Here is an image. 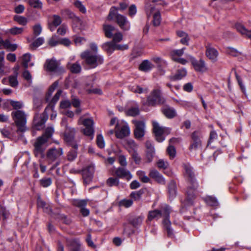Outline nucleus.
Instances as JSON below:
<instances>
[{"mask_svg":"<svg viewBox=\"0 0 251 251\" xmlns=\"http://www.w3.org/2000/svg\"><path fill=\"white\" fill-rule=\"evenodd\" d=\"M160 5H166L167 3L160 1L157 2L156 0L147 2L145 6V10L147 17H152V23L153 26H158L161 22L160 13Z\"/></svg>","mask_w":251,"mask_h":251,"instance_id":"nucleus-1","label":"nucleus"},{"mask_svg":"<svg viewBox=\"0 0 251 251\" xmlns=\"http://www.w3.org/2000/svg\"><path fill=\"white\" fill-rule=\"evenodd\" d=\"M171 211L170 207L168 205H165L162 206L159 210H154L150 211L148 217L149 221H151L156 218L158 219L162 216L163 217V226L167 231L168 235L170 237L173 235V231L171 228V223L169 219Z\"/></svg>","mask_w":251,"mask_h":251,"instance_id":"nucleus-2","label":"nucleus"},{"mask_svg":"<svg viewBox=\"0 0 251 251\" xmlns=\"http://www.w3.org/2000/svg\"><path fill=\"white\" fill-rule=\"evenodd\" d=\"M184 174L190 184L187 191L186 202L188 204H192V200L196 196V190L198 188V183L195 181V175L193 168L189 164H183Z\"/></svg>","mask_w":251,"mask_h":251,"instance_id":"nucleus-3","label":"nucleus"},{"mask_svg":"<svg viewBox=\"0 0 251 251\" xmlns=\"http://www.w3.org/2000/svg\"><path fill=\"white\" fill-rule=\"evenodd\" d=\"M54 132L53 127H48L46 129L45 133L41 137L38 138L34 144V154L36 157L43 158L44 157V151L46 149V143L51 137Z\"/></svg>","mask_w":251,"mask_h":251,"instance_id":"nucleus-4","label":"nucleus"},{"mask_svg":"<svg viewBox=\"0 0 251 251\" xmlns=\"http://www.w3.org/2000/svg\"><path fill=\"white\" fill-rule=\"evenodd\" d=\"M81 58L83 59L86 65L91 68H95L103 62V57L98 53H93L89 50L82 52L80 54Z\"/></svg>","mask_w":251,"mask_h":251,"instance_id":"nucleus-5","label":"nucleus"},{"mask_svg":"<svg viewBox=\"0 0 251 251\" xmlns=\"http://www.w3.org/2000/svg\"><path fill=\"white\" fill-rule=\"evenodd\" d=\"M118 8L112 7L110 8L107 19L109 21L112 20L114 18L116 19V22L119 27L123 30H129L130 28V24L127 18L117 13Z\"/></svg>","mask_w":251,"mask_h":251,"instance_id":"nucleus-6","label":"nucleus"},{"mask_svg":"<svg viewBox=\"0 0 251 251\" xmlns=\"http://www.w3.org/2000/svg\"><path fill=\"white\" fill-rule=\"evenodd\" d=\"M153 131L155 134L156 140L158 142H161L165 140V136L171 132L169 127L161 126L157 122H153Z\"/></svg>","mask_w":251,"mask_h":251,"instance_id":"nucleus-7","label":"nucleus"},{"mask_svg":"<svg viewBox=\"0 0 251 251\" xmlns=\"http://www.w3.org/2000/svg\"><path fill=\"white\" fill-rule=\"evenodd\" d=\"M94 121L91 118H84L83 116H81L78 121V125H83L85 128L83 129V133L84 135L90 137L91 139L93 138L94 129Z\"/></svg>","mask_w":251,"mask_h":251,"instance_id":"nucleus-8","label":"nucleus"},{"mask_svg":"<svg viewBox=\"0 0 251 251\" xmlns=\"http://www.w3.org/2000/svg\"><path fill=\"white\" fill-rule=\"evenodd\" d=\"M63 154V151L61 148H51L47 151L46 159L50 164L56 161V166L59 165L60 158Z\"/></svg>","mask_w":251,"mask_h":251,"instance_id":"nucleus-9","label":"nucleus"},{"mask_svg":"<svg viewBox=\"0 0 251 251\" xmlns=\"http://www.w3.org/2000/svg\"><path fill=\"white\" fill-rule=\"evenodd\" d=\"M11 116L16 125L19 127L20 130L23 131L26 123V114L22 110H16L12 112Z\"/></svg>","mask_w":251,"mask_h":251,"instance_id":"nucleus-10","label":"nucleus"},{"mask_svg":"<svg viewBox=\"0 0 251 251\" xmlns=\"http://www.w3.org/2000/svg\"><path fill=\"white\" fill-rule=\"evenodd\" d=\"M165 99L161 95L159 89H154L147 98V103L149 105L155 106L157 104H163Z\"/></svg>","mask_w":251,"mask_h":251,"instance_id":"nucleus-11","label":"nucleus"},{"mask_svg":"<svg viewBox=\"0 0 251 251\" xmlns=\"http://www.w3.org/2000/svg\"><path fill=\"white\" fill-rule=\"evenodd\" d=\"M135 128L134 129V134L135 138L138 140L142 139L146 132V124L143 121L133 120Z\"/></svg>","mask_w":251,"mask_h":251,"instance_id":"nucleus-12","label":"nucleus"},{"mask_svg":"<svg viewBox=\"0 0 251 251\" xmlns=\"http://www.w3.org/2000/svg\"><path fill=\"white\" fill-rule=\"evenodd\" d=\"M61 125L62 126L65 127L64 135L65 141L67 142H71L74 139L75 133V129L68 126L67 119L66 118L62 119Z\"/></svg>","mask_w":251,"mask_h":251,"instance_id":"nucleus-13","label":"nucleus"},{"mask_svg":"<svg viewBox=\"0 0 251 251\" xmlns=\"http://www.w3.org/2000/svg\"><path fill=\"white\" fill-rule=\"evenodd\" d=\"M102 48L108 53L111 54L115 50H125L128 49L126 45H119L114 43L112 41L105 43L102 45Z\"/></svg>","mask_w":251,"mask_h":251,"instance_id":"nucleus-14","label":"nucleus"},{"mask_svg":"<svg viewBox=\"0 0 251 251\" xmlns=\"http://www.w3.org/2000/svg\"><path fill=\"white\" fill-rule=\"evenodd\" d=\"M188 56L190 59L192 65L196 71L203 73L207 70L205 62L203 60H196L190 55H188Z\"/></svg>","mask_w":251,"mask_h":251,"instance_id":"nucleus-15","label":"nucleus"},{"mask_svg":"<svg viewBox=\"0 0 251 251\" xmlns=\"http://www.w3.org/2000/svg\"><path fill=\"white\" fill-rule=\"evenodd\" d=\"M122 126L121 129L117 128L115 131L116 137L118 138H123L129 135L130 130L128 124L125 121L120 123Z\"/></svg>","mask_w":251,"mask_h":251,"instance_id":"nucleus-16","label":"nucleus"},{"mask_svg":"<svg viewBox=\"0 0 251 251\" xmlns=\"http://www.w3.org/2000/svg\"><path fill=\"white\" fill-rule=\"evenodd\" d=\"M46 71L50 72H56L57 71H63V68L59 67L58 62L55 59H48L44 65Z\"/></svg>","mask_w":251,"mask_h":251,"instance_id":"nucleus-17","label":"nucleus"},{"mask_svg":"<svg viewBox=\"0 0 251 251\" xmlns=\"http://www.w3.org/2000/svg\"><path fill=\"white\" fill-rule=\"evenodd\" d=\"M200 137L201 134L198 132L195 131L192 133V142L189 148L191 151H196L201 147V143Z\"/></svg>","mask_w":251,"mask_h":251,"instance_id":"nucleus-18","label":"nucleus"},{"mask_svg":"<svg viewBox=\"0 0 251 251\" xmlns=\"http://www.w3.org/2000/svg\"><path fill=\"white\" fill-rule=\"evenodd\" d=\"M146 146V159L148 163L151 162L155 155V149L154 146L150 141H147Z\"/></svg>","mask_w":251,"mask_h":251,"instance_id":"nucleus-19","label":"nucleus"},{"mask_svg":"<svg viewBox=\"0 0 251 251\" xmlns=\"http://www.w3.org/2000/svg\"><path fill=\"white\" fill-rule=\"evenodd\" d=\"M115 175L119 178H125L127 180H130L132 176L130 172L125 168L119 167L115 171Z\"/></svg>","mask_w":251,"mask_h":251,"instance_id":"nucleus-20","label":"nucleus"},{"mask_svg":"<svg viewBox=\"0 0 251 251\" xmlns=\"http://www.w3.org/2000/svg\"><path fill=\"white\" fill-rule=\"evenodd\" d=\"M94 172V168L93 166H89L83 170L82 176L85 183L88 184L91 181L93 176Z\"/></svg>","mask_w":251,"mask_h":251,"instance_id":"nucleus-21","label":"nucleus"},{"mask_svg":"<svg viewBox=\"0 0 251 251\" xmlns=\"http://www.w3.org/2000/svg\"><path fill=\"white\" fill-rule=\"evenodd\" d=\"M206 48V56L212 61H216L217 60L219 54L218 51L215 49L210 46H207Z\"/></svg>","mask_w":251,"mask_h":251,"instance_id":"nucleus-22","label":"nucleus"},{"mask_svg":"<svg viewBox=\"0 0 251 251\" xmlns=\"http://www.w3.org/2000/svg\"><path fill=\"white\" fill-rule=\"evenodd\" d=\"M149 176L151 178L160 184H164L165 183V180L163 176L156 170L153 169L151 170Z\"/></svg>","mask_w":251,"mask_h":251,"instance_id":"nucleus-23","label":"nucleus"},{"mask_svg":"<svg viewBox=\"0 0 251 251\" xmlns=\"http://www.w3.org/2000/svg\"><path fill=\"white\" fill-rule=\"evenodd\" d=\"M62 22V20L60 16L54 15L52 16V20L49 23V28L51 31L55 30L56 27L59 25Z\"/></svg>","mask_w":251,"mask_h":251,"instance_id":"nucleus-24","label":"nucleus"},{"mask_svg":"<svg viewBox=\"0 0 251 251\" xmlns=\"http://www.w3.org/2000/svg\"><path fill=\"white\" fill-rule=\"evenodd\" d=\"M162 112L168 118L172 119L176 115V110L169 106H165L162 109Z\"/></svg>","mask_w":251,"mask_h":251,"instance_id":"nucleus-25","label":"nucleus"},{"mask_svg":"<svg viewBox=\"0 0 251 251\" xmlns=\"http://www.w3.org/2000/svg\"><path fill=\"white\" fill-rule=\"evenodd\" d=\"M127 143L133 150V151L131 154L132 158H133L136 163H139L141 161V158L138 155V153L135 151V149H136L137 147V145L135 143V142L132 140H128L127 141Z\"/></svg>","mask_w":251,"mask_h":251,"instance_id":"nucleus-26","label":"nucleus"},{"mask_svg":"<svg viewBox=\"0 0 251 251\" xmlns=\"http://www.w3.org/2000/svg\"><path fill=\"white\" fill-rule=\"evenodd\" d=\"M187 71L185 69L182 68L178 70L175 74L170 76L169 78L171 80L176 81L181 79L186 76Z\"/></svg>","mask_w":251,"mask_h":251,"instance_id":"nucleus-27","label":"nucleus"},{"mask_svg":"<svg viewBox=\"0 0 251 251\" xmlns=\"http://www.w3.org/2000/svg\"><path fill=\"white\" fill-rule=\"evenodd\" d=\"M105 35L106 37L111 38L118 30L113 26L109 25H104L103 26Z\"/></svg>","mask_w":251,"mask_h":251,"instance_id":"nucleus-28","label":"nucleus"},{"mask_svg":"<svg viewBox=\"0 0 251 251\" xmlns=\"http://www.w3.org/2000/svg\"><path fill=\"white\" fill-rule=\"evenodd\" d=\"M236 30L242 35L248 37L251 40V30H248L243 25L237 24L235 25Z\"/></svg>","mask_w":251,"mask_h":251,"instance_id":"nucleus-29","label":"nucleus"},{"mask_svg":"<svg viewBox=\"0 0 251 251\" xmlns=\"http://www.w3.org/2000/svg\"><path fill=\"white\" fill-rule=\"evenodd\" d=\"M47 116L43 115L40 117V119L35 118L34 119V126L36 129L39 130L42 127V126L45 123L47 120Z\"/></svg>","mask_w":251,"mask_h":251,"instance_id":"nucleus-30","label":"nucleus"},{"mask_svg":"<svg viewBox=\"0 0 251 251\" xmlns=\"http://www.w3.org/2000/svg\"><path fill=\"white\" fill-rule=\"evenodd\" d=\"M177 36L181 38L180 43L183 45H188L189 41V37L188 35L186 32L182 31H177Z\"/></svg>","mask_w":251,"mask_h":251,"instance_id":"nucleus-31","label":"nucleus"},{"mask_svg":"<svg viewBox=\"0 0 251 251\" xmlns=\"http://www.w3.org/2000/svg\"><path fill=\"white\" fill-rule=\"evenodd\" d=\"M153 65L148 60H144L139 66V70L144 71L148 72L153 68Z\"/></svg>","mask_w":251,"mask_h":251,"instance_id":"nucleus-32","label":"nucleus"},{"mask_svg":"<svg viewBox=\"0 0 251 251\" xmlns=\"http://www.w3.org/2000/svg\"><path fill=\"white\" fill-rule=\"evenodd\" d=\"M185 50V48H183L181 49L174 50H172L170 54L172 59L174 61L175 59H177L181 56L183 54Z\"/></svg>","mask_w":251,"mask_h":251,"instance_id":"nucleus-33","label":"nucleus"},{"mask_svg":"<svg viewBox=\"0 0 251 251\" xmlns=\"http://www.w3.org/2000/svg\"><path fill=\"white\" fill-rule=\"evenodd\" d=\"M168 192L170 198H173L176 195V185L173 181H171L168 186Z\"/></svg>","mask_w":251,"mask_h":251,"instance_id":"nucleus-34","label":"nucleus"},{"mask_svg":"<svg viewBox=\"0 0 251 251\" xmlns=\"http://www.w3.org/2000/svg\"><path fill=\"white\" fill-rule=\"evenodd\" d=\"M68 67L69 68L70 71L73 73H78L81 71V66L78 63L74 64L69 63L68 64Z\"/></svg>","mask_w":251,"mask_h":251,"instance_id":"nucleus-35","label":"nucleus"},{"mask_svg":"<svg viewBox=\"0 0 251 251\" xmlns=\"http://www.w3.org/2000/svg\"><path fill=\"white\" fill-rule=\"evenodd\" d=\"M130 90L137 94H142L143 93L147 92L148 89L147 88L143 89L138 85H133L130 87Z\"/></svg>","mask_w":251,"mask_h":251,"instance_id":"nucleus-36","label":"nucleus"},{"mask_svg":"<svg viewBox=\"0 0 251 251\" xmlns=\"http://www.w3.org/2000/svg\"><path fill=\"white\" fill-rule=\"evenodd\" d=\"M143 219L144 217L142 216L136 217L130 221V223L134 227H137L142 224Z\"/></svg>","mask_w":251,"mask_h":251,"instance_id":"nucleus-37","label":"nucleus"},{"mask_svg":"<svg viewBox=\"0 0 251 251\" xmlns=\"http://www.w3.org/2000/svg\"><path fill=\"white\" fill-rule=\"evenodd\" d=\"M205 201L207 204L212 206H216L218 205L217 199L212 196L206 197L205 199Z\"/></svg>","mask_w":251,"mask_h":251,"instance_id":"nucleus-38","label":"nucleus"},{"mask_svg":"<svg viewBox=\"0 0 251 251\" xmlns=\"http://www.w3.org/2000/svg\"><path fill=\"white\" fill-rule=\"evenodd\" d=\"M14 20L22 25H25L28 22L27 19L22 16L16 15L14 17Z\"/></svg>","mask_w":251,"mask_h":251,"instance_id":"nucleus-39","label":"nucleus"},{"mask_svg":"<svg viewBox=\"0 0 251 251\" xmlns=\"http://www.w3.org/2000/svg\"><path fill=\"white\" fill-rule=\"evenodd\" d=\"M26 1L34 8H41L42 7V3L40 0H26Z\"/></svg>","mask_w":251,"mask_h":251,"instance_id":"nucleus-40","label":"nucleus"},{"mask_svg":"<svg viewBox=\"0 0 251 251\" xmlns=\"http://www.w3.org/2000/svg\"><path fill=\"white\" fill-rule=\"evenodd\" d=\"M156 165L159 169H166L169 167V164L167 160L160 159L156 162Z\"/></svg>","mask_w":251,"mask_h":251,"instance_id":"nucleus-41","label":"nucleus"},{"mask_svg":"<svg viewBox=\"0 0 251 251\" xmlns=\"http://www.w3.org/2000/svg\"><path fill=\"white\" fill-rule=\"evenodd\" d=\"M31 60V55L29 53H25L22 57V64L24 67L27 69L28 67V62Z\"/></svg>","mask_w":251,"mask_h":251,"instance_id":"nucleus-42","label":"nucleus"},{"mask_svg":"<svg viewBox=\"0 0 251 251\" xmlns=\"http://www.w3.org/2000/svg\"><path fill=\"white\" fill-rule=\"evenodd\" d=\"M9 215V212L5 208L0 205V220H6L8 217Z\"/></svg>","mask_w":251,"mask_h":251,"instance_id":"nucleus-43","label":"nucleus"},{"mask_svg":"<svg viewBox=\"0 0 251 251\" xmlns=\"http://www.w3.org/2000/svg\"><path fill=\"white\" fill-rule=\"evenodd\" d=\"M112 38H113L112 41L114 43L117 44L123 40V36L121 32L117 31Z\"/></svg>","mask_w":251,"mask_h":251,"instance_id":"nucleus-44","label":"nucleus"},{"mask_svg":"<svg viewBox=\"0 0 251 251\" xmlns=\"http://www.w3.org/2000/svg\"><path fill=\"white\" fill-rule=\"evenodd\" d=\"M18 73H16V75L10 76L9 77V82L11 86L13 87H16L18 84L17 80Z\"/></svg>","mask_w":251,"mask_h":251,"instance_id":"nucleus-45","label":"nucleus"},{"mask_svg":"<svg viewBox=\"0 0 251 251\" xmlns=\"http://www.w3.org/2000/svg\"><path fill=\"white\" fill-rule=\"evenodd\" d=\"M60 40L56 35H53L49 40V44L51 46H56L59 44Z\"/></svg>","mask_w":251,"mask_h":251,"instance_id":"nucleus-46","label":"nucleus"},{"mask_svg":"<svg viewBox=\"0 0 251 251\" xmlns=\"http://www.w3.org/2000/svg\"><path fill=\"white\" fill-rule=\"evenodd\" d=\"M75 6L79 9V10L82 13H85L86 12V9L85 6L82 3V2L76 0L74 2Z\"/></svg>","mask_w":251,"mask_h":251,"instance_id":"nucleus-47","label":"nucleus"},{"mask_svg":"<svg viewBox=\"0 0 251 251\" xmlns=\"http://www.w3.org/2000/svg\"><path fill=\"white\" fill-rule=\"evenodd\" d=\"M140 179L145 183L149 182L150 178L146 175L145 173L142 171H139L137 173Z\"/></svg>","mask_w":251,"mask_h":251,"instance_id":"nucleus-48","label":"nucleus"},{"mask_svg":"<svg viewBox=\"0 0 251 251\" xmlns=\"http://www.w3.org/2000/svg\"><path fill=\"white\" fill-rule=\"evenodd\" d=\"M139 110L137 107H132L126 111V114L128 116H135L138 115Z\"/></svg>","mask_w":251,"mask_h":251,"instance_id":"nucleus-49","label":"nucleus"},{"mask_svg":"<svg viewBox=\"0 0 251 251\" xmlns=\"http://www.w3.org/2000/svg\"><path fill=\"white\" fill-rule=\"evenodd\" d=\"M80 247V243L77 240H73L70 242V247L72 251H74L75 250H79Z\"/></svg>","mask_w":251,"mask_h":251,"instance_id":"nucleus-50","label":"nucleus"},{"mask_svg":"<svg viewBox=\"0 0 251 251\" xmlns=\"http://www.w3.org/2000/svg\"><path fill=\"white\" fill-rule=\"evenodd\" d=\"M23 28L18 27L16 26L13 27L9 29V32L12 35H17L21 34L23 32Z\"/></svg>","mask_w":251,"mask_h":251,"instance_id":"nucleus-51","label":"nucleus"},{"mask_svg":"<svg viewBox=\"0 0 251 251\" xmlns=\"http://www.w3.org/2000/svg\"><path fill=\"white\" fill-rule=\"evenodd\" d=\"M97 144L100 148H103L105 147V142L103 136L100 134L97 137Z\"/></svg>","mask_w":251,"mask_h":251,"instance_id":"nucleus-52","label":"nucleus"},{"mask_svg":"<svg viewBox=\"0 0 251 251\" xmlns=\"http://www.w3.org/2000/svg\"><path fill=\"white\" fill-rule=\"evenodd\" d=\"M119 182V180L117 178L110 177L107 180V184L109 186H117Z\"/></svg>","mask_w":251,"mask_h":251,"instance_id":"nucleus-53","label":"nucleus"},{"mask_svg":"<svg viewBox=\"0 0 251 251\" xmlns=\"http://www.w3.org/2000/svg\"><path fill=\"white\" fill-rule=\"evenodd\" d=\"M44 42V39L42 37L37 38L33 42L31 46L32 48H36L43 44Z\"/></svg>","mask_w":251,"mask_h":251,"instance_id":"nucleus-54","label":"nucleus"},{"mask_svg":"<svg viewBox=\"0 0 251 251\" xmlns=\"http://www.w3.org/2000/svg\"><path fill=\"white\" fill-rule=\"evenodd\" d=\"M33 34L35 36H37L39 35L42 30L41 25L39 24L35 25L33 26Z\"/></svg>","mask_w":251,"mask_h":251,"instance_id":"nucleus-55","label":"nucleus"},{"mask_svg":"<svg viewBox=\"0 0 251 251\" xmlns=\"http://www.w3.org/2000/svg\"><path fill=\"white\" fill-rule=\"evenodd\" d=\"M167 153L169 155L170 158H174L176 156V150L175 148L172 146H169L167 150Z\"/></svg>","mask_w":251,"mask_h":251,"instance_id":"nucleus-56","label":"nucleus"},{"mask_svg":"<svg viewBox=\"0 0 251 251\" xmlns=\"http://www.w3.org/2000/svg\"><path fill=\"white\" fill-rule=\"evenodd\" d=\"M52 181L50 178H43L40 180V183L44 187H47L50 185Z\"/></svg>","mask_w":251,"mask_h":251,"instance_id":"nucleus-57","label":"nucleus"},{"mask_svg":"<svg viewBox=\"0 0 251 251\" xmlns=\"http://www.w3.org/2000/svg\"><path fill=\"white\" fill-rule=\"evenodd\" d=\"M68 30V27L65 25H62L57 29V32L58 34L63 36Z\"/></svg>","mask_w":251,"mask_h":251,"instance_id":"nucleus-58","label":"nucleus"},{"mask_svg":"<svg viewBox=\"0 0 251 251\" xmlns=\"http://www.w3.org/2000/svg\"><path fill=\"white\" fill-rule=\"evenodd\" d=\"M10 103L14 109H20L23 106V103L22 101L11 100Z\"/></svg>","mask_w":251,"mask_h":251,"instance_id":"nucleus-59","label":"nucleus"},{"mask_svg":"<svg viewBox=\"0 0 251 251\" xmlns=\"http://www.w3.org/2000/svg\"><path fill=\"white\" fill-rule=\"evenodd\" d=\"M133 201L131 200H123L120 201V205L128 208L132 205Z\"/></svg>","mask_w":251,"mask_h":251,"instance_id":"nucleus-60","label":"nucleus"},{"mask_svg":"<svg viewBox=\"0 0 251 251\" xmlns=\"http://www.w3.org/2000/svg\"><path fill=\"white\" fill-rule=\"evenodd\" d=\"M227 52L228 54L234 56H238L240 54V52L236 49L231 47H229L227 48Z\"/></svg>","mask_w":251,"mask_h":251,"instance_id":"nucleus-61","label":"nucleus"},{"mask_svg":"<svg viewBox=\"0 0 251 251\" xmlns=\"http://www.w3.org/2000/svg\"><path fill=\"white\" fill-rule=\"evenodd\" d=\"M76 151L75 150H72L68 152L67 154V159L69 161L74 160L76 157Z\"/></svg>","mask_w":251,"mask_h":251,"instance_id":"nucleus-62","label":"nucleus"},{"mask_svg":"<svg viewBox=\"0 0 251 251\" xmlns=\"http://www.w3.org/2000/svg\"><path fill=\"white\" fill-rule=\"evenodd\" d=\"M23 76L24 78L26 80L29 82H31L32 81V76L29 73V72L25 70L23 73Z\"/></svg>","mask_w":251,"mask_h":251,"instance_id":"nucleus-63","label":"nucleus"},{"mask_svg":"<svg viewBox=\"0 0 251 251\" xmlns=\"http://www.w3.org/2000/svg\"><path fill=\"white\" fill-rule=\"evenodd\" d=\"M71 103L68 100H62L60 102V107L61 109H67L71 106Z\"/></svg>","mask_w":251,"mask_h":251,"instance_id":"nucleus-64","label":"nucleus"}]
</instances>
